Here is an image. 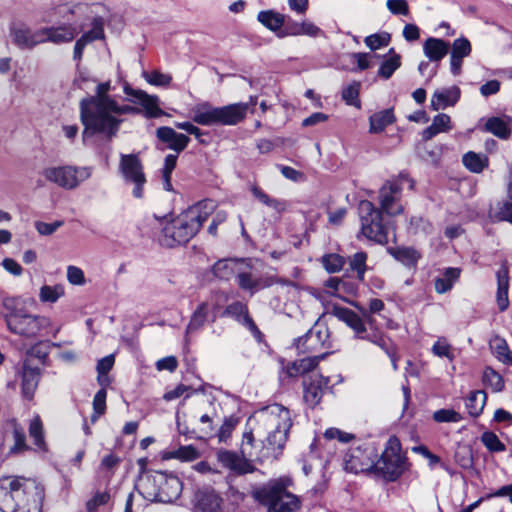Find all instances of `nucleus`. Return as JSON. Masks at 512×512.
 <instances>
[{
  "label": "nucleus",
  "mask_w": 512,
  "mask_h": 512,
  "mask_svg": "<svg viewBox=\"0 0 512 512\" xmlns=\"http://www.w3.org/2000/svg\"><path fill=\"white\" fill-rule=\"evenodd\" d=\"M451 118L449 115L441 113L433 118L432 124L423 131V139L430 140L435 135L451 130Z\"/></svg>",
  "instance_id": "35"
},
{
  "label": "nucleus",
  "mask_w": 512,
  "mask_h": 512,
  "mask_svg": "<svg viewBox=\"0 0 512 512\" xmlns=\"http://www.w3.org/2000/svg\"><path fill=\"white\" fill-rule=\"evenodd\" d=\"M373 470L389 481L396 480L404 472L405 458L398 438L388 439L381 457L376 462L373 460Z\"/></svg>",
  "instance_id": "9"
},
{
  "label": "nucleus",
  "mask_w": 512,
  "mask_h": 512,
  "mask_svg": "<svg viewBox=\"0 0 512 512\" xmlns=\"http://www.w3.org/2000/svg\"><path fill=\"white\" fill-rule=\"evenodd\" d=\"M222 499L212 489L200 490L195 494V512H219Z\"/></svg>",
  "instance_id": "22"
},
{
  "label": "nucleus",
  "mask_w": 512,
  "mask_h": 512,
  "mask_svg": "<svg viewBox=\"0 0 512 512\" xmlns=\"http://www.w3.org/2000/svg\"><path fill=\"white\" fill-rule=\"evenodd\" d=\"M13 439H14V445L10 448L11 453H20L28 449V446L26 445V437L23 428L15 421L12 420L9 423Z\"/></svg>",
  "instance_id": "48"
},
{
  "label": "nucleus",
  "mask_w": 512,
  "mask_h": 512,
  "mask_svg": "<svg viewBox=\"0 0 512 512\" xmlns=\"http://www.w3.org/2000/svg\"><path fill=\"white\" fill-rule=\"evenodd\" d=\"M274 284L282 286H293L294 283L288 279L278 277L276 275H263L258 277L257 280V291L265 288H269Z\"/></svg>",
  "instance_id": "59"
},
{
  "label": "nucleus",
  "mask_w": 512,
  "mask_h": 512,
  "mask_svg": "<svg viewBox=\"0 0 512 512\" xmlns=\"http://www.w3.org/2000/svg\"><path fill=\"white\" fill-rule=\"evenodd\" d=\"M246 263L237 259H222L215 263L213 266V273L220 279H230L234 274H238V271Z\"/></svg>",
  "instance_id": "32"
},
{
  "label": "nucleus",
  "mask_w": 512,
  "mask_h": 512,
  "mask_svg": "<svg viewBox=\"0 0 512 512\" xmlns=\"http://www.w3.org/2000/svg\"><path fill=\"white\" fill-rule=\"evenodd\" d=\"M366 260L367 254L362 251L355 253L349 260L350 268L357 273V277L361 281L364 279L366 271Z\"/></svg>",
  "instance_id": "55"
},
{
  "label": "nucleus",
  "mask_w": 512,
  "mask_h": 512,
  "mask_svg": "<svg viewBox=\"0 0 512 512\" xmlns=\"http://www.w3.org/2000/svg\"><path fill=\"white\" fill-rule=\"evenodd\" d=\"M177 156L169 154L165 157L164 167L162 170L163 187L166 191L172 190L171 174L176 167Z\"/></svg>",
  "instance_id": "53"
},
{
  "label": "nucleus",
  "mask_w": 512,
  "mask_h": 512,
  "mask_svg": "<svg viewBox=\"0 0 512 512\" xmlns=\"http://www.w3.org/2000/svg\"><path fill=\"white\" fill-rule=\"evenodd\" d=\"M481 441L490 452H503L506 449V446L500 441L498 436L490 431L482 434Z\"/></svg>",
  "instance_id": "57"
},
{
  "label": "nucleus",
  "mask_w": 512,
  "mask_h": 512,
  "mask_svg": "<svg viewBox=\"0 0 512 512\" xmlns=\"http://www.w3.org/2000/svg\"><path fill=\"white\" fill-rule=\"evenodd\" d=\"M215 209L216 203L210 199L190 206L164 226L161 243L168 247L187 243L199 232Z\"/></svg>",
  "instance_id": "4"
},
{
  "label": "nucleus",
  "mask_w": 512,
  "mask_h": 512,
  "mask_svg": "<svg viewBox=\"0 0 512 512\" xmlns=\"http://www.w3.org/2000/svg\"><path fill=\"white\" fill-rule=\"evenodd\" d=\"M29 434L34 440V444L39 448L45 449V442L43 438V426L38 416L34 417L29 425Z\"/></svg>",
  "instance_id": "54"
},
{
  "label": "nucleus",
  "mask_w": 512,
  "mask_h": 512,
  "mask_svg": "<svg viewBox=\"0 0 512 512\" xmlns=\"http://www.w3.org/2000/svg\"><path fill=\"white\" fill-rule=\"evenodd\" d=\"M472 52L471 42L465 37L455 39L451 45L450 70L453 75L461 73L463 59Z\"/></svg>",
  "instance_id": "20"
},
{
  "label": "nucleus",
  "mask_w": 512,
  "mask_h": 512,
  "mask_svg": "<svg viewBox=\"0 0 512 512\" xmlns=\"http://www.w3.org/2000/svg\"><path fill=\"white\" fill-rule=\"evenodd\" d=\"M490 217L497 221H508L512 224V200L499 202L490 210Z\"/></svg>",
  "instance_id": "49"
},
{
  "label": "nucleus",
  "mask_w": 512,
  "mask_h": 512,
  "mask_svg": "<svg viewBox=\"0 0 512 512\" xmlns=\"http://www.w3.org/2000/svg\"><path fill=\"white\" fill-rule=\"evenodd\" d=\"M361 221V234L368 240L379 244L387 242V227L383 223L381 211L368 200H363L358 206Z\"/></svg>",
  "instance_id": "10"
},
{
  "label": "nucleus",
  "mask_w": 512,
  "mask_h": 512,
  "mask_svg": "<svg viewBox=\"0 0 512 512\" xmlns=\"http://www.w3.org/2000/svg\"><path fill=\"white\" fill-rule=\"evenodd\" d=\"M41 175L50 183L63 189L72 190L91 177L92 169L71 165L49 166L41 171Z\"/></svg>",
  "instance_id": "11"
},
{
  "label": "nucleus",
  "mask_w": 512,
  "mask_h": 512,
  "mask_svg": "<svg viewBox=\"0 0 512 512\" xmlns=\"http://www.w3.org/2000/svg\"><path fill=\"white\" fill-rule=\"evenodd\" d=\"M373 460V451L370 448L353 447L344 456V469L355 474L369 472L373 469Z\"/></svg>",
  "instance_id": "14"
},
{
  "label": "nucleus",
  "mask_w": 512,
  "mask_h": 512,
  "mask_svg": "<svg viewBox=\"0 0 512 512\" xmlns=\"http://www.w3.org/2000/svg\"><path fill=\"white\" fill-rule=\"evenodd\" d=\"M327 337L326 329L313 328L297 340L296 347L301 353H317L324 347Z\"/></svg>",
  "instance_id": "18"
},
{
  "label": "nucleus",
  "mask_w": 512,
  "mask_h": 512,
  "mask_svg": "<svg viewBox=\"0 0 512 512\" xmlns=\"http://www.w3.org/2000/svg\"><path fill=\"white\" fill-rule=\"evenodd\" d=\"M432 352L438 357H445L452 361L454 359V353L451 345L447 339L439 338L432 346Z\"/></svg>",
  "instance_id": "61"
},
{
  "label": "nucleus",
  "mask_w": 512,
  "mask_h": 512,
  "mask_svg": "<svg viewBox=\"0 0 512 512\" xmlns=\"http://www.w3.org/2000/svg\"><path fill=\"white\" fill-rule=\"evenodd\" d=\"M119 171L125 183L134 185L132 190L133 196L135 198H142L146 177L138 156L135 154H121Z\"/></svg>",
  "instance_id": "13"
},
{
  "label": "nucleus",
  "mask_w": 512,
  "mask_h": 512,
  "mask_svg": "<svg viewBox=\"0 0 512 512\" xmlns=\"http://www.w3.org/2000/svg\"><path fill=\"white\" fill-rule=\"evenodd\" d=\"M372 344L378 346L387 354V356L391 360L393 369L397 370L398 369L397 358H396L395 350L392 347L391 340L388 337H386L384 334H376L372 338Z\"/></svg>",
  "instance_id": "50"
},
{
  "label": "nucleus",
  "mask_w": 512,
  "mask_h": 512,
  "mask_svg": "<svg viewBox=\"0 0 512 512\" xmlns=\"http://www.w3.org/2000/svg\"><path fill=\"white\" fill-rule=\"evenodd\" d=\"M434 421L438 423H457L462 420L461 415L453 409H440L433 413Z\"/></svg>",
  "instance_id": "64"
},
{
  "label": "nucleus",
  "mask_w": 512,
  "mask_h": 512,
  "mask_svg": "<svg viewBox=\"0 0 512 512\" xmlns=\"http://www.w3.org/2000/svg\"><path fill=\"white\" fill-rule=\"evenodd\" d=\"M483 382L487 387H490L493 392H500L504 388L502 376L490 367L484 370Z\"/></svg>",
  "instance_id": "52"
},
{
  "label": "nucleus",
  "mask_w": 512,
  "mask_h": 512,
  "mask_svg": "<svg viewBox=\"0 0 512 512\" xmlns=\"http://www.w3.org/2000/svg\"><path fill=\"white\" fill-rule=\"evenodd\" d=\"M449 44L442 39L430 37L423 44L425 56L433 62H439L448 53Z\"/></svg>",
  "instance_id": "30"
},
{
  "label": "nucleus",
  "mask_w": 512,
  "mask_h": 512,
  "mask_svg": "<svg viewBox=\"0 0 512 512\" xmlns=\"http://www.w3.org/2000/svg\"><path fill=\"white\" fill-rule=\"evenodd\" d=\"M159 473L146 475L140 478L137 483L139 493L148 501L159 502Z\"/></svg>",
  "instance_id": "29"
},
{
  "label": "nucleus",
  "mask_w": 512,
  "mask_h": 512,
  "mask_svg": "<svg viewBox=\"0 0 512 512\" xmlns=\"http://www.w3.org/2000/svg\"><path fill=\"white\" fill-rule=\"evenodd\" d=\"M200 457L199 451L192 445L180 446L178 449L164 453V459H179L181 461H193Z\"/></svg>",
  "instance_id": "44"
},
{
  "label": "nucleus",
  "mask_w": 512,
  "mask_h": 512,
  "mask_svg": "<svg viewBox=\"0 0 512 512\" xmlns=\"http://www.w3.org/2000/svg\"><path fill=\"white\" fill-rule=\"evenodd\" d=\"M461 275V269L456 267L445 268L441 274L435 279V291L444 294L450 291Z\"/></svg>",
  "instance_id": "31"
},
{
  "label": "nucleus",
  "mask_w": 512,
  "mask_h": 512,
  "mask_svg": "<svg viewBox=\"0 0 512 512\" xmlns=\"http://www.w3.org/2000/svg\"><path fill=\"white\" fill-rule=\"evenodd\" d=\"M22 395L26 399H32L40 380V369L31 366L29 361H24L20 371Z\"/></svg>",
  "instance_id": "21"
},
{
  "label": "nucleus",
  "mask_w": 512,
  "mask_h": 512,
  "mask_svg": "<svg viewBox=\"0 0 512 512\" xmlns=\"http://www.w3.org/2000/svg\"><path fill=\"white\" fill-rule=\"evenodd\" d=\"M404 182H410V180L405 174H400L398 178L386 181L380 188V207L387 215L395 216L403 212V206L399 201ZM410 187H413L412 181L410 183Z\"/></svg>",
  "instance_id": "12"
},
{
  "label": "nucleus",
  "mask_w": 512,
  "mask_h": 512,
  "mask_svg": "<svg viewBox=\"0 0 512 512\" xmlns=\"http://www.w3.org/2000/svg\"><path fill=\"white\" fill-rule=\"evenodd\" d=\"M391 36L387 32L376 33L365 38L364 42L371 50H377L389 45Z\"/></svg>",
  "instance_id": "56"
},
{
  "label": "nucleus",
  "mask_w": 512,
  "mask_h": 512,
  "mask_svg": "<svg viewBox=\"0 0 512 512\" xmlns=\"http://www.w3.org/2000/svg\"><path fill=\"white\" fill-rule=\"evenodd\" d=\"M497 292L496 301L500 311H505L509 307V270L507 266H502L496 273Z\"/></svg>",
  "instance_id": "27"
},
{
  "label": "nucleus",
  "mask_w": 512,
  "mask_h": 512,
  "mask_svg": "<svg viewBox=\"0 0 512 512\" xmlns=\"http://www.w3.org/2000/svg\"><path fill=\"white\" fill-rule=\"evenodd\" d=\"M159 502L171 503L176 500L182 491V482L177 476L159 473Z\"/></svg>",
  "instance_id": "19"
},
{
  "label": "nucleus",
  "mask_w": 512,
  "mask_h": 512,
  "mask_svg": "<svg viewBox=\"0 0 512 512\" xmlns=\"http://www.w3.org/2000/svg\"><path fill=\"white\" fill-rule=\"evenodd\" d=\"M463 164L470 171L479 173L485 167V159L474 152H468L463 156Z\"/></svg>",
  "instance_id": "60"
},
{
  "label": "nucleus",
  "mask_w": 512,
  "mask_h": 512,
  "mask_svg": "<svg viewBox=\"0 0 512 512\" xmlns=\"http://www.w3.org/2000/svg\"><path fill=\"white\" fill-rule=\"evenodd\" d=\"M251 192L258 201L272 208L277 213H282L287 208L285 201L269 196L267 193H265L261 188L257 186H253L251 188Z\"/></svg>",
  "instance_id": "41"
},
{
  "label": "nucleus",
  "mask_w": 512,
  "mask_h": 512,
  "mask_svg": "<svg viewBox=\"0 0 512 512\" xmlns=\"http://www.w3.org/2000/svg\"><path fill=\"white\" fill-rule=\"evenodd\" d=\"M334 315L339 320L343 321L354 332V337L356 339L366 340L372 343V338L376 334H382L379 331L368 333L364 319L348 308L335 307Z\"/></svg>",
  "instance_id": "15"
},
{
  "label": "nucleus",
  "mask_w": 512,
  "mask_h": 512,
  "mask_svg": "<svg viewBox=\"0 0 512 512\" xmlns=\"http://www.w3.org/2000/svg\"><path fill=\"white\" fill-rule=\"evenodd\" d=\"M257 103V97L251 96L248 103H234L216 107L208 101L194 105L190 112L192 121L202 126H233L243 121L249 106Z\"/></svg>",
  "instance_id": "6"
},
{
  "label": "nucleus",
  "mask_w": 512,
  "mask_h": 512,
  "mask_svg": "<svg viewBox=\"0 0 512 512\" xmlns=\"http://www.w3.org/2000/svg\"><path fill=\"white\" fill-rule=\"evenodd\" d=\"M286 16L274 10H265L258 13L257 20L267 29L281 33V28L285 23Z\"/></svg>",
  "instance_id": "33"
},
{
  "label": "nucleus",
  "mask_w": 512,
  "mask_h": 512,
  "mask_svg": "<svg viewBox=\"0 0 512 512\" xmlns=\"http://www.w3.org/2000/svg\"><path fill=\"white\" fill-rule=\"evenodd\" d=\"M395 121V116L392 109H385L374 113L369 118V131L370 133H380L388 125Z\"/></svg>",
  "instance_id": "37"
},
{
  "label": "nucleus",
  "mask_w": 512,
  "mask_h": 512,
  "mask_svg": "<svg viewBox=\"0 0 512 512\" xmlns=\"http://www.w3.org/2000/svg\"><path fill=\"white\" fill-rule=\"evenodd\" d=\"M8 329L17 335L34 338L51 325V319L42 315H33L22 310H14L5 315Z\"/></svg>",
  "instance_id": "8"
},
{
  "label": "nucleus",
  "mask_w": 512,
  "mask_h": 512,
  "mask_svg": "<svg viewBox=\"0 0 512 512\" xmlns=\"http://www.w3.org/2000/svg\"><path fill=\"white\" fill-rule=\"evenodd\" d=\"M324 354L325 353H321L320 355H312L294 361L287 367L288 374L291 377H295L313 370L318 365L319 360L324 357Z\"/></svg>",
  "instance_id": "34"
},
{
  "label": "nucleus",
  "mask_w": 512,
  "mask_h": 512,
  "mask_svg": "<svg viewBox=\"0 0 512 512\" xmlns=\"http://www.w3.org/2000/svg\"><path fill=\"white\" fill-rule=\"evenodd\" d=\"M156 136L160 141L167 143L169 149L177 153L183 151L190 141L187 135L177 133L173 128L167 126L159 127L156 130Z\"/></svg>",
  "instance_id": "23"
},
{
  "label": "nucleus",
  "mask_w": 512,
  "mask_h": 512,
  "mask_svg": "<svg viewBox=\"0 0 512 512\" xmlns=\"http://www.w3.org/2000/svg\"><path fill=\"white\" fill-rule=\"evenodd\" d=\"M389 253L406 266H413L420 258V254L410 247L389 248Z\"/></svg>",
  "instance_id": "43"
},
{
  "label": "nucleus",
  "mask_w": 512,
  "mask_h": 512,
  "mask_svg": "<svg viewBox=\"0 0 512 512\" xmlns=\"http://www.w3.org/2000/svg\"><path fill=\"white\" fill-rule=\"evenodd\" d=\"M326 293L331 296L344 298L342 293L354 294L356 287L338 277H330L324 284Z\"/></svg>",
  "instance_id": "39"
},
{
  "label": "nucleus",
  "mask_w": 512,
  "mask_h": 512,
  "mask_svg": "<svg viewBox=\"0 0 512 512\" xmlns=\"http://www.w3.org/2000/svg\"><path fill=\"white\" fill-rule=\"evenodd\" d=\"M143 77L145 80L155 86H168L172 80L169 74H164L160 71L144 72Z\"/></svg>",
  "instance_id": "63"
},
{
  "label": "nucleus",
  "mask_w": 512,
  "mask_h": 512,
  "mask_svg": "<svg viewBox=\"0 0 512 512\" xmlns=\"http://www.w3.org/2000/svg\"><path fill=\"white\" fill-rule=\"evenodd\" d=\"M460 89L456 86L437 90L431 98V108L434 111L445 109L448 106H453L459 100Z\"/></svg>",
  "instance_id": "26"
},
{
  "label": "nucleus",
  "mask_w": 512,
  "mask_h": 512,
  "mask_svg": "<svg viewBox=\"0 0 512 512\" xmlns=\"http://www.w3.org/2000/svg\"><path fill=\"white\" fill-rule=\"evenodd\" d=\"M124 93L131 97V102H139L144 109V115L147 118H157L165 115V112L159 107V98L155 95H149L143 90L133 89L129 85L124 86Z\"/></svg>",
  "instance_id": "16"
},
{
  "label": "nucleus",
  "mask_w": 512,
  "mask_h": 512,
  "mask_svg": "<svg viewBox=\"0 0 512 512\" xmlns=\"http://www.w3.org/2000/svg\"><path fill=\"white\" fill-rule=\"evenodd\" d=\"M65 296V287L63 284L43 285L39 290V300L42 303H56Z\"/></svg>",
  "instance_id": "40"
},
{
  "label": "nucleus",
  "mask_w": 512,
  "mask_h": 512,
  "mask_svg": "<svg viewBox=\"0 0 512 512\" xmlns=\"http://www.w3.org/2000/svg\"><path fill=\"white\" fill-rule=\"evenodd\" d=\"M328 379L322 375L314 373L306 377L303 381L304 400L310 407L318 405L328 388Z\"/></svg>",
  "instance_id": "17"
},
{
  "label": "nucleus",
  "mask_w": 512,
  "mask_h": 512,
  "mask_svg": "<svg viewBox=\"0 0 512 512\" xmlns=\"http://www.w3.org/2000/svg\"><path fill=\"white\" fill-rule=\"evenodd\" d=\"M42 490L30 479H0V511L41 512Z\"/></svg>",
  "instance_id": "5"
},
{
  "label": "nucleus",
  "mask_w": 512,
  "mask_h": 512,
  "mask_svg": "<svg viewBox=\"0 0 512 512\" xmlns=\"http://www.w3.org/2000/svg\"><path fill=\"white\" fill-rule=\"evenodd\" d=\"M344 263V258L338 254H328L322 258V264L329 273H335L341 270Z\"/></svg>",
  "instance_id": "62"
},
{
  "label": "nucleus",
  "mask_w": 512,
  "mask_h": 512,
  "mask_svg": "<svg viewBox=\"0 0 512 512\" xmlns=\"http://www.w3.org/2000/svg\"><path fill=\"white\" fill-rule=\"evenodd\" d=\"M111 82L99 83L94 95L80 102V119L84 126V144H95L99 140L110 142L118 133L123 122L122 116L139 114L135 106L122 105L109 95Z\"/></svg>",
  "instance_id": "1"
},
{
  "label": "nucleus",
  "mask_w": 512,
  "mask_h": 512,
  "mask_svg": "<svg viewBox=\"0 0 512 512\" xmlns=\"http://www.w3.org/2000/svg\"><path fill=\"white\" fill-rule=\"evenodd\" d=\"M400 66L401 56L395 52L394 48H391L379 67L378 76L387 80Z\"/></svg>",
  "instance_id": "38"
},
{
  "label": "nucleus",
  "mask_w": 512,
  "mask_h": 512,
  "mask_svg": "<svg viewBox=\"0 0 512 512\" xmlns=\"http://www.w3.org/2000/svg\"><path fill=\"white\" fill-rule=\"evenodd\" d=\"M210 304L208 302H202L198 305L196 310L193 312L191 319L186 328V334H191L199 330L205 322L208 320L210 314Z\"/></svg>",
  "instance_id": "36"
},
{
  "label": "nucleus",
  "mask_w": 512,
  "mask_h": 512,
  "mask_svg": "<svg viewBox=\"0 0 512 512\" xmlns=\"http://www.w3.org/2000/svg\"><path fill=\"white\" fill-rule=\"evenodd\" d=\"M512 117L504 115L501 117H490L486 120L484 130L500 139H508L511 135Z\"/></svg>",
  "instance_id": "25"
},
{
  "label": "nucleus",
  "mask_w": 512,
  "mask_h": 512,
  "mask_svg": "<svg viewBox=\"0 0 512 512\" xmlns=\"http://www.w3.org/2000/svg\"><path fill=\"white\" fill-rule=\"evenodd\" d=\"M249 266L246 264L242 266L236 275L238 286L242 290L249 291L251 295L257 292V280L258 277H255L250 271L246 270L245 267Z\"/></svg>",
  "instance_id": "46"
},
{
  "label": "nucleus",
  "mask_w": 512,
  "mask_h": 512,
  "mask_svg": "<svg viewBox=\"0 0 512 512\" xmlns=\"http://www.w3.org/2000/svg\"><path fill=\"white\" fill-rule=\"evenodd\" d=\"M241 453L244 456H258V443L262 456L276 457L288 439L292 418L290 410L281 404H272L255 411L247 421Z\"/></svg>",
  "instance_id": "2"
},
{
  "label": "nucleus",
  "mask_w": 512,
  "mask_h": 512,
  "mask_svg": "<svg viewBox=\"0 0 512 512\" xmlns=\"http://www.w3.org/2000/svg\"><path fill=\"white\" fill-rule=\"evenodd\" d=\"M86 5L75 4L60 10L59 14L66 22L57 26L41 27L32 30L27 26L14 27L11 30L13 43L20 49L31 50L39 44L52 43L61 45L72 42L83 30L82 24L71 22L73 17H79L86 13Z\"/></svg>",
  "instance_id": "3"
},
{
  "label": "nucleus",
  "mask_w": 512,
  "mask_h": 512,
  "mask_svg": "<svg viewBox=\"0 0 512 512\" xmlns=\"http://www.w3.org/2000/svg\"><path fill=\"white\" fill-rule=\"evenodd\" d=\"M292 485V479L283 476L270 480L252 491L255 500L268 506V512H295L301 507V500L287 489Z\"/></svg>",
  "instance_id": "7"
},
{
  "label": "nucleus",
  "mask_w": 512,
  "mask_h": 512,
  "mask_svg": "<svg viewBox=\"0 0 512 512\" xmlns=\"http://www.w3.org/2000/svg\"><path fill=\"white\" fill-rule=\"evenodd\" d=\"M359 90L360 84L358 82H353L342 90V99L351 106H355L356 108H360L359 101Z\"/></svg>",
  "instance_id": "58"
},
{
  "label": "nucleus",
  "mask_w": 512,
  "mask_h": 512,
  "mask_svg": "<svg viewBox=\"0 0 512 512\" xmlns=\"http://www.w3.org/2000/svg\"><path fill=\"white\" fill-rule=\"evenodd\" d=\"M487 395L482 390L471 392L466 400V408L473 417H478L485 406Z\"/></svg>",
  "instance_id": "42"
},
{
  "label": "nucleus",
  "mask_w": 512,
  "mask_h": 512,
  "mask_svg": "<svg viewBox=\"0 0 512 512\" xmlns=\"http://www.w3.org/2000/svg\"><path fill=\"white\" fill-rule=\"evenodd\" d=\"M322 34L321 29L309 20L302 22H291L287 25L286 31L278 34V37L301 36L318 37Z\"/></svg>",
  "instance_id": "28"
},
{
  "label": "nucleus",
  "mask_w": 512,
  "mask_h": 512,
  "mask_svg": "<svg viewBox=\"0 0 512 512\" xmlns=\"http://www.w3.org/2000/svg\"><path fill=\"white\" fill-rule=\"evenodd\" d=\"M105 37L104 33V22L101 17H94L91 21L90 30L84 32L80 39L83 40L87 45L96 40H102Z\"/></svg>",
  "instance_id": "47"
},
{
  "label": "nucleus",
  "mask_w": 512,
  "mask_h": 512,
  "mask_svg": "<svg viewBox=\"0 0 512 512\" xmlns=\"http://www.w3.org/2000/svg\"><path fill=\"white\" fill-rule=\"evenodd\" d=\"M217 460L227 469L240 474L252 471V466L246 459L231 451L219 450L217 452Z\"/></svg>",
  "instance_id": "24"
},
{
  "label": "nucleus",
  "mask_w": 512,
  "mask_h": 512,
  "mask_svg": "<svg viewBox=\"0 0 512 512\" xmlns=\"http://www.w3.org/2000/svg\"><path fill=\"white\" fill-rule=\"evenodd\" d=\"M225 314L236 318L239 322L245 323L250 328H255L253 320L248 315L247 306L241 302H234L227 306Z\"/></svg>",
  "instance_id": "45"
},
{
  "label": "nucleus",
  "mask_w": 512,
  "mask_h": 512,
  "mask_svg": "<svg viewBox=\"0 0 512 512\" xmlns=\"http://www.w3.org/2000/svg\"><path fill=\"white\" fill-rule=\"evenodd\" d=\"M353 305L361 312L362 316L366 318V320L371 326L374 323V320L371 315L380 314L385 308L384 302L378 298H373L369 300L368 309H365L356 303H353Z\"/></svg>",
  "instance_id": "51"
}]
</instances>
